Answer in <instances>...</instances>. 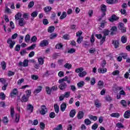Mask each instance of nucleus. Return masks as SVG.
<instances>
[{"label":"nucleus","instance_id":"52","mask_svg":"<svg viewBox=\"0 0 130 130\" xmlns=\"http://www.w3.org/2000/svg\"><path fill=\"white\" fill-rule=\"evenodd\" d=\"M83 71H84V69L82 68H78L76 69L75 72L76 73H79L80 74V73H81V72H83Z\"/></svg>","mask_w":130,"mask_h":130},{"label":"nucleus","instance_id":"41","mask_svg":"<svg viewBox=\"0 0 130 130\" xmlns=\"http://www.w3.org/2000/svg\"><path fill=\"white\" fill-rule=\"evenodd\" d=\"M52 8H51V7H49V6H47L46 7H45L44 8V10L46 12H50V11H51Z\"/></svg>","mask_w":130,"mask_h":130},{"label":"nucleus","instance_id":"63","mask_svg":"<svg viewBox=\"0 0 130 130\" xmlns=\"http://www.w3.org/2000/svg\"><path fill=\"white\" fill-rule=\"evenodd\" d=\"M82 41H83V37H80L77 39L78 43L79 44L81 43Z\"/></svg>","mask_w":130,"mask_h":130},{"label":"nucleus","instance_id":"11","mask_svg":"<svg viewBox=\"0 0 130 130\" xmlns=\"http://www.w3.org/2000/svg\"><path fill=\"white\" fill-rule=\"evenodd\" d=\"M59 83L61 84L59 86V88L60 90H64V89H66L67 88V84H66V83L62 82V83Z\"/></svg>","mask_w":130,"mask_h":130},{"label":"nucleus","instance_id":"50","mask_svg":"<svg viewBox=\"0 0 130 130\" xmlns=\"http://www.w3.org/2000/svg\"><path fill=\"white\" fill-rule=\"evenodd\" d=\"M19 120H20V115H19V114H16L15 115V121L18 122Z\"/></svg>","mask_w":130,"mask_h":130},{"label":"nucleus","instance_id":"15","mask_svg":"<svg viewBox=\"0 0 130 130\" xmlns=\"http://www.w3.org/2000/svg\"><path fill=\"white\" fill-rule=\"evenodd\" d=\"M107 4L109 5H113L114 4H117L118 3V0H106Z\"/></svg>","mask_w":130,"mask_h":130},{"label":"nucleus","instance_id":"57","mask_svg":"<svg viewBox=\"0 0 130 130\" xmlns=\"http://www.w3.org/2000/svg\"><path fill=\"white\" fill-rule=\"evenodd\" d=\"M113 76H117V75H119V71L115 70L112 73Z\"/></svg>","mask_w":130,"mask_h":130},{"label":"nucleus","instance_id":"59","mask_svg":"<svg viewBox=\"0 0 130 130\" xmlns=\"http://www.w3.org/2000/svg\"><path fill=\"white\" fill-rule=\"evenodd\" d=\"M37 40V37H36V36H33L30 39V41H31V42H36Z\"/></svg>","mask_w":130,"mask_h":130},{"label":"nucleus","instance_id":"24","mask_svg":"<svg viewBox=\"0 0 130 130\" xmlns=\"http://www.w3.org/2000/svg\"><path fill=\"white\" fill-rule=\"evenodd\" d=\"M110 31L108 29H105L103 30V34H104V36L106 37L108 35H109V32Z\"/></svg>","mask_w":130,"mask_h":130},{"label":"nucleus","instance_id":"20","mask_svg":"<svg viewBox=\"0 0 130 130\" xmlns=\"http://www.w3.org/2000/svg\"><path fill=\"white\" fill-rule=\"evenodd\" d=\"M18 94V90L14 88L10 93L11 97H14V95H17Z\"/></svg>","mask_w":130,"mask_h":130},{"label":"nucleus","instance_id":"46","mask_svg":"<svg viewBox=\"0 0 130 130\" xmlns=\"http://www.w3.org/2000/svg\"><path fill=\"white\" fill-rule=\"evenodd\" d=\"M84 123L86 125H89V124H91V121L89 119H85L84 120Z\"/></svg>","mask_w":130,"mask_h":130},{"label":"nucleus","instance_id":"32","mask_svg":"<svg viewBox=\"0 0 130 130\" xmlns=\"http://www.w3.org/2000/svg\"><path fill=\"white\" fill-rule=\"evenodd\" d=\"M95 84H96V79H95V78L92 77L91 78L90 80V85H91L92 86H94Z\"/></svg>","mask_w":130,"mask_h":130},{"label":"nucleus","instance_id":"3","mask_svg":"<svg viewBox=\"0 0 130 130\" xmlns=\"http://www.w3.org/2000/svg\"><path fill=\"white\" fill-rule=\"evenodd\" d=\"M7 43L8 44H9V47L10 48H13L14 47V45L16 44V42H15L14 41L12 40V39L9 38L7 40Z\"/></svg>","mask_w":130,"mask_h":130},{"label":"nucleus","instance_id":"30","mask_svg":"<svg viewBox=\"0 0 130 130\" xmlns=\"http://www.w3.org/2000/svg\"><path fill=\"white\" fill-rule=\"evenodd\" d=\"M54 108L55 112H56V113H58V112H59V107L58 106V105L56 104L54 105Z\"/></svg>","mask_w":130,"mask_h":130},{"label":"nucleus","instance_id":"35","mask_svg":"<svg viewBox=\"0 0 130 130\" xmlns=\"http://www.w3.org/2000/svg\"><path fill=\"white\" fill-rule=\"evenodd\" d=\"M101 10L104 13L106 12V6H105V5L103 4L101 6Z\"/></svg>","mask_w":130,"mask_h":130},{"label":"nucleus","instance_id":"51","mask_svg":"<svg viewBox=\"0 0 130 130\" xmlns=\"http://www.w3.org/2000/svg\"><path fill=\"white\" fill-rule=\"evenodd\" d=\"M37 15H38V13L36 11H34L31 14V17H32L33 18H35L36 17H37Z\"/></svg>","mask_w":130,"mask_h":130},{"label":"nucleus","instance_id":"33","mask_svg":"<svg viewBox=\"0 0 130 130\" xmlns=\"http://www.w3.org/2000/svg\"><path fill=\"white\" fill-rule=\"evenodd\" d=\"M64 67L65 69H68V70H70V69H72V64L69 63H66L64 65Z\"/></svg>","mask_w":130,"mask_h":130},{"label":"nucleus","instance_id":"42","mask_svg":"<svg viewBox=\"0 0 130 130\" xmlns=\"http://www.w3.org/2000/svg\"><path fill=\"white\" fill-rule=\"evenodd\" d=\"M113 44L115 46V48H117L118 47V45H119V43L117 41H113Z\"/></svg>","mask_w":130,"mask_h":130},{"label":"nucleus","instance_id":"27","mask_svg":"<svg viewBox=\"0 0 130 130\" xmlns=\"http://www.w3.org/2000/svg\"><path fill=\"white\" fill-rule=\"evenodd\" d=\"M76 115V110H72L70 113V117H74Z\"/></svg>","mask_w":130,"mask_h":130},{"label":"nucleus","instance_id":"39","mask_svg":"<svg viewBox=\"0 0 130 130\" xmlns=\"http://www.w3.org/2000/svg\"><path fill=\"white\" fill-rule=\"evenodd\" d=\"M53 31H54V26H50L48 28V31L49 33H52V32H53Z\"/></svg>","mask_w":130,"mask_h":130},{"label":"nucleus","instance_id":"22","mask_svg":"<svg viewBox=\"0 0 130 130\" xmlns=\"http://www.w3.org/2000/svg\"><path fill=\"white\" fill-rule=\"evenodd\" d=\"M67 18V12H63L60 16V20H63V19H66Z\"/></svg>","mask_w":130,"mask_h":130},{"label":"nucleus","instance_id":"49","mask_svg":"<svg viewBox=\"0 0 130 130\" xmlns=\"http://www.w3.org/2000/svg\"><path fill=\"white\" fill-rule=\"evenodd\" d=\"M1 66H2L3 70H6V68H7V65L6 64V62H5V61L2 62Z\"/></svg>","mask_w":130,"mask_h":130},{"label":"nucleus","instance_id":"60","mask_svg":"<svg viewBox=\"0 0 130 130\" xmlns=\"http://www.w3.org/2000/svg\"><path fill=\"white\" fill-rule=\"evenodd\" d=\"M53 130H62V126L61 124H59L56 128H54Z\"/></svg>","mask_w":130,"mask_h":130},{"label":"nucleus","instance_id":"62","mask_svg":"<svg viewBox=\"0 0 130 130\" xmlns=\"http://www.w3.org/2000/svg\"><path fill=\"white\" fill-rule=\"evenodd\" d=\"M36 46V45L33 44L31 46H30V47H29L28 48H27V50H31L32 49H34V48H35Z\"/></svg>","mask_w":130,"mask_h":130},{"label":"nucleus","instance_id":"13","mask_svg":"<svg viewBox=\"0 0 130 130\" xmlns=\"http://www.w3.org/2000/svg\"><path fill=\"white\" fill-rule=\"evenodd\" d=\"M84 117V112L83 111H80L77 114V118L78 119H82Z\"/></svg>","mask_w":130,"mask_h":130},{"label":"nucleus","instance_id":"18","mask_svg":"<svg viewBox=\"0 0 130 130\" xmlns=\"http://www.w3.org/2000/svg\"><path fill=\"white\" fill-rule=\"evenodd\" d=\"M66 108H67V104L63 103L60 106L61 111L62 112H63V111H64V110H66Z\"/></svg>","mask_w":130,"mask_h":130},{"label":"nucleus","instance_id":"55","mask_svg":"<svg viewBox=\"0 0 130 130\" xmlns=\"http://www.w3.org/2000/svg\"><path fill=\"white\" fill-rule=\"evenodd\" d=\"M121 104H122V106H123V107H126V102L125 100H121L120 102Z\"/></svg>","mask_w":130,"mask_h":130},{"label":"nucleus","instance_id":"36","mask_svg":"<svg viewBox=\"0 0 130 130\" xmlns=\"http://www.w3.org/2000/svg\"><path fill=\"white\" fill-rule=\"evenodd\" d=\"M106 39V37L103 36L101 39V41L100 42V44H101V45H102L103 43H104V42H105V40Z\"/></svg>","mask_w":130,"mask_h":130},{"label":"nucleus","instance_id":"64","mask_svg":"<svg viewBox=\"0 0 130 130\" xmlns=\"http://www.w3.org/2000/svg\"><path fill=\"white\" fill-rule=\"evenodd\" d=\"M38 76L35 75H31V79L32 80H38Z\"/></svg>","mask_w":130,"mask_h":130},{"label":"nucleus","instance_id":"17","mask_svg":"<svg viewBox=\"0 0 130 130\" xmlns=\"http://www.w3.org/2000/svg\"><path fill=\"white\" fill-rule=\"evenodd\" d=\"M123 117H124V118H129L130 117V111L129 110H127L125 112Z\"/></svg>","mask_w":130,"mask_h":130},{"label":"nucleus","instance_id":"19","mask_svg":"<svg viewBox=\"0 0 130 130\" xmlns=\"http://www.w3.org/2000/svg\"><path fill=\"white\" fill-rule=\"evenodd\" d=\"M28 100H29V98L26 96V95L25 94H24L21 99V101L22 102H27Z\"/></svg>","mask_w":130,"mask_h":130},{"label":"nucleus","instance_id":"34","mask_svg":"<svg viewBox=\"0 0 130 130\" xmlns=\"http://www.w3.org/2000/svg\"><path fill=\"white\" fill-rule=\"evenodd\" d=\"M89 118H90V119H91L92 120H94V121H96L98 118L96 116L89 115Z\"/></svg>","mask_w":130,"mask_h":130},{"label":"nucleus","instance_id":"10","mask_svg":"<svg viewBox=\"0 0 130 130\" xmlns=\"http://www.w3.org/2000/svg\"><path fill=\"white\" fill-rule=\"evenodd\" d=\"M119 18L116 16L115 15H113L112 16L111 18L109 19L110 22H113V21H117Z\"/></svg>","mask_w":130,"mask_h":130},{"label":"nucleus","instance_id":"53","mask_svg":"<svg viewBox=\"0 0 130 130\" xmlns=\"http://www.w3.org/2000/svg\"><path fill=\"white\" fill-rule=\"evenodd\" d=\"M58 77H64V73L62 71H60L58 73Z\"/></svg>","mask_w":130,"mask_h":130},{"label":"nucleus","instance_id":"21","mask_svg":"<svg viewBox=\"0 0 130 130\" xmlns=\"http://www.w3.org/2000/svg\"><path fill=\"white\" fill-rule=\"evenodd\" d=\"M110 116L111 117H116V118H118V117L120 116V115L119 114V113H113L110 114Z\"/></svg>","mask_w":130,"mask_h":130},{"label":"nucleus","instance_id":"26","mask_svg":"<svg viewBox=\"0 0 130 130\" xmlns=\"http://www.w3.org/2000/svg\"><path fill=\"white\" fill-rule=\"evenodd\" d=\"M38 60L39 64L42 65L44 63V59L41 57H39Z\"/></svg>","mask_w":130,"mask_h":130},{"label":"nucleus","instance_id":"23","mask_svg":"<svg viewBox=\"0 0 130 130\" xmlns=\"http://www.w3.org/2000/svg\"><path fill=\"white\" fill-rule=\"evenodd\" d=\"M121 41L122 43H126V41H127V37L125 36H123L121 37Z\"/></svg>","mask_w":130,"mask_h":130},{"label":"nucleus","instance_id":"1","mask_svg":"<svg viewBox=\"0 0 130 130\" xmlns=\"http://www.w3.org/2000/svg\"><path fill=\"white\" fill-rule=\"evenodd\" d=\"M118 28L121 30L122 33H125L126 32V28L124 27V24L122 22L119 23Z\"/></svg>","mask_w":130,"mask_h":130},{"label":"nucleus","instance_id":"47","mask_svg":"<svg viewBox=\"0 0 130 130\" xmlns=\"http://www.w3.org/2000/svg\"><path fill=\"white\" fill-rule=\"evenodd\" d=\"M68 78L67 76L65 77L63 79H60L58 81L59 83H63L64 81H68Z\"/></svg>","mask_w":130,"mask_h":130},{"label":"nucleus","instance_id":"45","mask_svg":"<svg viewBox=\"0 0 130 130\" xmlns=\"http://www.w3.org/2000/svg\"><path fill=\"white\" fill-rule=\"evenodd\" d=\"M25 93L26 94V97H27V98H29V97L31 96V90L30 89L27 90L25 91Z\"/></svg>","mask_w":130,"mask_h":130},{"label":"nucleus","instance_id":"58","mask_svg":"<svg viewBox=\"0 0 130 130\" xmlns=\"http://www.w3.org/2000/svg\"><path fill=\"white\" fill-rule=\"evenodd\" d=\"M82 34H83V32L82 31H79L76 33L77 37H82Z\"/></svg>","mask_w":130,"mask_h":130},{"label":"nucleus","instance_id":"14","mask_svg":"<svg viewBox=\"0 0 130 130\" xmlns=\"http://www.w3.org/2000/svg\"><path fill=\"white\" fill-rule=\"evenodd\" d=\"M18 25L21 26H24L25 25V21H24V18H20L18 20Z\"/></svg>","mask_w":130,"mask_h":130},{"label":"nucleus","instance_id":"28","mask_svg":"<svg viewBox=\"0 0 130 130\" xmlns=\"http://www.w3.org/2000/svg\"><path fill=\"white\" fill-rule=\"evenodd\" d=\"M104 85V83L103 81L100 80L98 82V86L100 88H103V85Z\"/></svg>","mask_w":130,"mask_h":130},{"label":"nucleus","instance_id":"37","mask_svg":"<svg viewBox=\"0 0 130 130\" xmlns=\"http://www.w3.org/2000/svg\"><path fill=\"white\" fill-rule=\"evenodd\" d=\"M63 45H62V44L61 43H59V44H57L56 45V48L57 49H62V47H63Z\"/></svg>","mask_w":130,"mask_h":130},{"label":"nucleus","instance_id":"9","mask_svg":"<svg viewBox=\"0 0 130 130\" xmlns=\"http://www.w3.org/2000/svg\"><path fill=\"white\" fill-rule=\"evenodd\" d=\"M85 85V82L84 81H80L77 83V87L79 89L83 88Z\"/></svg>","mask_w":130,"mask_h":130},{"label":"nucleus","instance_id":"38","mask_svg":"<svg viewBox=\"0 0 130 130\" xmlns=\"http://www.w3.org/2000/svg\"><path fill=\"white\" fill-rule=\"evenodd\" d=\"M10 114L12 117H14V115L15 114V111L14 110V107H11L10 109Z\"/></svg>","mask_w":130,"mask_h":130},{"label":"nucleus","instance_id":"43","mask_svg":"<svg viewBox=\"0 0 130 130\" xmlns=\"http://www.w3.org/2000/svg\"><path fill=\"white\" fill-rule=\"evenodd\" d=\"M25 42L28 43L30 41V35H27L25 37Z\"/></svg>","mask_w":130,"mask_h":130},{"label":"nucleus","instance_id":"16","mask_svg":"<svg viewBox=\"0 0 130 130\" xmlns=\"http://www.w3.org/2000/svg\"><path fill=\"white\" fill-rule=\"evenodd\" d=\"M98 72L100 74H105V73H106V72H107V69L106 68H100L98 69Z\"/></svg>","mask_w":130,"mask_h":130},{"label":"nucleus","instance_id":"29","mask_svg":"<svg viewBox=\"0 0 130 130\" xmlns=\"http://www.w3.org/2000/svg\"><path fill=\"white\" fill-rule=\"evenodd\" d=\"M21 17H22V14L21 13H18L16 15H15V20L16 21H18V20H20L21 19Z\"/></svg>","mask_w":130,"mask_h":130},{"label":"nucleus","instance_id":"6","mask_svg":"<svg viewBox=\"0 0 130 130\" xmlns=\"http://www.w3.org/2000/svg\"><path fill=\"white\" fill-rule=\"evenodd\" d=\"M116 90H122L121 91H119V94L120 95H125V92L122 90L123 88L122 87H119V86H117L116 88Z\"/></svg>","mask_w":130,"mask_h":130},{"label":"nucleus","instance_id":"48","mask_svg":"<svg viewBox=\"0 0 130 130\" xmlns=\"http://www.w3.org/2000/svg\"><path fill=\"white\" fill-rule=\"evenodd\" d=\"M70 96H71V92L68 91L64 93V96L65 98H69Z\"/></svg>","mask_w":130,"mask_h":130},{"label":"nucleus","instance_id":"56","mask_svg":"<svg viewBox=\"0 0 130 130\" xmlns=\"http://www.w3.org/2000/svg\"><path fill=\"white\" fill-rule=\"evenodd\" d=\"M68 53H74V52H76V49H74V48H71L68 51Z\"/></svg>","mask_w":130,"mask_h":130},{"label":"nucleus","instance_id":"4","mask_svg":"<svg viewBox=\"0 0 130 130\" xmlns=\"http://www.w3.org/2000/svg\"><path fill=\"white\" fill-rule=\"evenodd\" d=\"M43 87L41 85L38 86V87L34 91V94L37 95L38 93H40L42 91Z\"/></svg>","mask_w":130,"mask_h":130},{"label":"nucleus","instance_id":"8","mask_svg":"<svg viewBox=\"0 0 130 130\" xmlns=\"http://www.w3.org/2000/svg\"><path fill=\"white\" fill-rule=\"evenodd\" d=\"M94 105L97 107V108H99V107H101L102 104L99 100H95L94 101Z\"/></svg>","mask_w":130,"mask_h":130},{"label":"nucleus","instance_id":"31","mask_svg":"<svg viewBox=\"0 0 130 130\" xmlns=\"http://www.w3.org/2000/svg\"><path fill=\"white\" fill-rule=\"evenodd\" d=\"M52 90V89H51V88H50L49 87H48V86L46 87V91L47 94L50 95V94H51Z\"/></svg>","mask_w":130,"mask_h":130},{"label":"nucleus","instance_id":"2","mask_svg":"<svg viewBox=\"0 0 130 130\" xmlns=\"http://www.w3.org/2000/svg\"><path fill=\"white\" fill-rule=\"evenodd\" d=\"M47 111V109L46 108V107L45 106H42L41 107V109L40 110V113L42 115H44L46 112Z\"/></svg>","mask_w":130,"mask_h":130},{"label":"nucleus","instance_id":"7","mask_svg":"<svg viewBox=\"0 0 130 130\" xmlns=\"http://www.w3.org/2000/svg\"><path fill=\"white\" fill-rule=\"evenodd\" d=\"M34 109V107L31 104L27 105V110L30 113H32L33 112V110Z\"/></svg>","mask_w":130,"mask_h":130},{"label":"nucleus","instance_id":"61","mask_svg":"<svg viewBox=\"0 0 130 130\" xmlns=\"http://www.w3.org/2000/svg\"><path fill=\"white\" fill-rule=\"evenodd\" d=\"M3 122L4 123H8L9 122V120H8L7 117H4L3 119Z\"/></svg>","mask_w":130,"mask_h":130},{"label":"nucleus","instance_id":"40","mask_svg":"<svg viewBox=\"0 0 130 130\" xmlns=\"http://www.w3.org/2000/svg\"><path fill=\"white\" fill-rule=\"evenodd\" d=\"M87 75V72L84 71L81 72L80 73H79L78 76H79L81 77H85Z\"/></svg>","mask_w":130,"mask_h":130},{"label":"nucleus","instance_id":"54","mask_svg":"<svg viewBox=\"0 0 130 130\" xmlns=\"http://www.w3.org/2000/svg\"><path fill=\"white\" fill-rule=\"evenodd\" d=\"M57 36V35H56V34H52L50 36V38L51 39H54V38H56Z\"/></svg>","mask_w":130,"mask_h":130},{"label":"nucleus","instance_id":"25","mask_svg":"<svg viewBox=\"0 0 130 130\" xmlns=\"http://www.w3.org/2000/svg\"><path fill=\"white\" fill-rule=\"evenodd\" d=\"M116 126L118 127V128H124V125L121 122H118L116 124Z\"/></svg>","mask_w":130,"mask_h":130},{"label":"nucleus","instance_id":"12","mask_svg":"<svg viewBox=\"0 0 130 130\" xmlns=\"http://www.w3.org/2000/svg\"><path fill=\"white\" fill-rule=\"evenodd\" d=\"M19 65L22 66V67H28V60L25 59L23 62H20Z\"/></svg>","mask_w":130,"mask_h":130},{"label":"nucleus","instance_id":"44","mask_svg":"<svg viewBox=\"0 0 130 130\" xmlns=\"http://www.w3.org/2000/svg\"><path fill=\"white\" fill-rule=\"evenodd\" d=\"M0 99H2V100L6 99V95H5L4 92L0 93Z\"/></svg>","mask_w":130,"mask_h":130},{"label":"nucleus","instance_id":"5","mask_svg":"<svg viewBox=\"0 0 130 130\" xmlns=\"http://www.w3.org/2000/svg\"><path fill=\"white\" fill-rule=\"evenodd\" d=\"M47 45H48V41L47 40H43L40 44V46L41 47H45V46H47Z\"/></svg>","mask_w":130,"mask_h":130}]
</instances>
